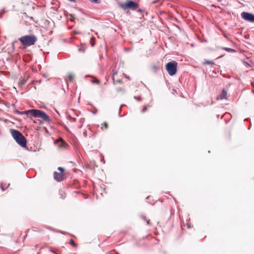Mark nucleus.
I'll use <instances>...</instances> for the list:
<instances>
[{
	"label": "nucleus",
	"mask_w": 254,
	"mask_h": 254,
	"mask_svg": "<svg viewBox=\"0 0 254 254\" xmlns=\"http://www.w3.org/2000/svg\"><path fill=\"white\" fill-rule=\"evenodd\" d=\"M16 113L19 115H26L27 117L30 118L32 117L39 118L45 121L50 120L49 117L44 112L39 110L32 109L25 111L16 110Z\"/></svg>",
	"instance_id": "nucleus-1"
},
{
	"label": "nucleus",
	"mask_w": 254,
	"mask_h": 254,
	"mask_svg": "<svg viewBox=\"0 0 254 254\" xmlns=\"http://www.w3.org/2000/svg\"><path fill=\"white\" fill-rule=\"evenodd\" d=\"M118 5L123 9L141 11L139 8L138 3L130 0H127L125 2H119Z\"/></svg>",
	"instance_id": "nucleus-2"
},
{
	"label": "nucleus",
	"mask_w": 254,
	"mask_h": 254,
	"mask_svg": "<svg viewBox=\"0 0 254 254\" xmlns=\"http://www.w3.org/2000/svg\"><path fill=\"white\" fill-rule=\"evenodd\" d=\"M10 132L12 137L19 145L23 147L26 146V138L20 132L14 129H11Z\"/></svg>",
	"instance_id": "nucleus-3"
},
{
	"label": "nucleus",
	"mask_w": 254,
	"mask_h": 254,
	"mask_svg": "<svg viewBox=\"0 0 254 254\" xmlns=\"http://www.w3.org/2000/svg\"><path fill=\"white\" fill-rule=\"evenodd\" d=\"M19 40L23 45L27 46L34 44L37 40L36 37L29 35L21 37Z\"/></svg>",
	"instance_id": "nucleus-4"
},
{
	"label": "nucleus",
	"mask_w": 254,
	"mask_h": 254,
	"mask_svg": "<svg viewBox=\"0 0 254 254\" xmlns=\"http://www.w3.org/2000/svg\"><path fill=\"white\" fill-rule=\"evenodd\" d=\"M178 64L175 61H172L166 64V69L170 76L174 75L177 71Z\"/></svg>",
	"instance_id": "nucleus-5"
},
{
	"label": "nucleus",
	"mask_w": 254,
	"mask_h": 254,
	"mask_svg": "<svg viewBox=\"0 0 254 254\" xmlns=\"http://www.w3.org/2000/svg\"><path fill=\"white\" fill-rule=\"evenodd\" d=\"M54 177L56 180L58 181V182H60L63 180V175L62 174V173H58L57 172H55L54 173Z\"/></svg>",
	"instance_id": "nucleus-6"
},
{
	"label": "nucleus",
	"mask_w": 254,
	"mask_h": 254,
	"mask_svg": "<svg viewBox=\"0 0 254 254\" xmlns=\"http://www.w3.org/2000/svg\"><path fill=\"white\" fill-rule=\"evenodd\" d=\"M227 92L225 90L223 89L222 91L221 94L217 97V99L222 100L225 99L227 96Z\"/></svg>",
	"instance_id": "nucleus-7"
},
{
	"label": "nucleus",
	"mask_w": 254,
	"mask_h": 254,
	"mask_svg": "<svg viewBox=\"0 0 254 254\" xmlns=\"http://www.w3.org/2000/svg\"><path fill=\"white\" fill-rule=\"evenodd\" d=\"M27 78L26 76L23 78H21L19 80V85L20 87H22L26 82Z\"/></svg>",
	"instance_id": "nucleus-8"
},
{
	"label": "nucleus",
	"mask_w": 254,
	"mask_h": 254,
	"mask_svg": "<svg viewBox=\"0 0 254 254\" xmlns=\"http://www.w3.org/2000/svg\"><path fill=\"white\" fill-rule=\"evenodd\" d=\"M245 20L254 23V17H242Z\"/></svg>",
	"instance_id": "nucleus-9"
},
{
	"label": "nucleus",
	"mask_w": 254,
	"mask_h": 254,
	"mask_svg": "<svg viewBox=\"0 0 254 254\" xmlns=\"http://www.w3.org/2000/svg\"><path fill=\"white\" fill-rule=\"evenodd\" d=\"M73 75L71 73H69L67 77V80H68L69 81H72L73 79Z\"/></svg>",
	"instance_id": "nucleus-10"
},
{
	"label": "nucleus",
	"mask_w": 254,
	"mask_h": 254,
	"mask_svg": "<svg viewBox=\"0 0 254 254\" xmlns=\"http://www.w3.org/2000/svg\"><path fill=\"white\" fill-rule=\"evenodd\" d=\"M241 16H254V15L251 13H248V12H243L241 13Z\"/></svg>",
	"instance_id": "nucleus-11"
},
{
	"label": "nucleus",
	"mask_w": 254,
	"mask_h": 254,
	"mask_svg": "<svg viewBox=\"0 0 254 254\" xmlns=\"http://www.w3.org/2000/svg\"><path fill=\"white\" fill-rule=\"evenodd\" d=\"M223 49L228 52H235V50L230 48H224Z\"/></svg>",
	"instance_id": "nucleus-12"
},
{
	"label": "nucleus",
	"mask_w": 254,
	"mask_h": 254,
	"mask_svg": "<svg viewBox=\"0 0 254 254\" xmlns=\"http://www.w3.org/2000/svg\"><path fill=\"white\" fill-rule=\"evenodd\" d=\"M117 74V71L115 70H113V76L112 78L113 80V81L115 82V76Z\"/></svg>",
	"instance_id": "nucleus-13"
},
{
	"label": "nucleus",
	"mask_w": 254,
	"mask_h": 254,
	"mask_svg": "<svg viewBox=\"0 0 254 254\" xmlns=\"http://www.w3.org/2000/svg\"><path fill=\"white\" fill-rule=\"evenodd\" d=\"M92 83H96L97 84H100V81L99 80H98L97 79H95L94 80H91V81Z\"/></svg>",
	"instance_id": "nucleus-14"
},
{
	"label": "nucleus",
	"mask_w": 254,
	"mask_h": 254,
	"mask_svg": "<svg viewBox=\"0 0 254 254\" xmlns=\"http://www.w3.org/2000/svg\"><path fill=\"white\" fill-rule=\"evenodd\" d=\"M204 64H213L214 63L212 61H207L204 62Z\"/></svg>",
	"instance_id": "nucleus-15"
},
{
	"label": "nucleus",
	"mask_w": 254,
	"mask_h": 254,
	"mask_svg": "<svg viewBox=\"0 0 254 254\" xmlns=\"http://www.w3.org/2000/svg\"><path fill=\"white\" fill-rule=\"evenodd\" d=\"M69 244L70 245H72L73 246H75V244H74V242L72 239H71L69 241Z\"/></svg>",
	"instance_id": "nucleus-16"
},
{
	"label": "nucleus",
	"mask_w": 254,
	"mask_h": 254,
	"mask_svg": "<svg viewBox=\"0 0 254 254\" xmlns=\"http://www.w3.org/2000/svg\"><path fill=\"white\" fill-rule=\"evenodd\" d=\"M58 170L60 171V173H62V174H63L64 171V169L62 167H59Z\"/></svg>",
	"instance_id": "nucleus-17"
},
{
	"label": "nucleus",
	"mask_w": 254,
	"mask_h": 254,
	"mask_svg": "<svg viewBox=\"0 0 254 254\" xmlns=\"http://www.w3.org/2000/svg\"><path fill=\"white\" fill-rule=\"evenodd\" d=\"M102 125L103 126H104V127H105L106 128H107L108 127V125H107V124L106 123H105H105H104L103 124H102Z\"/></svg>",
	"instance_id": "nucleus-18"
},
{
	"label": "nucleus",
	"mask_w": 254,
	"mask_h": 254,
	"mask_svg": "<svg viewBox=\"0 0 254 254\" xmlns=\"http://www.w3.org/2000/svg\"><path fill=\"white\" fill-rule=\"evenodd\" d=\"M147 109V107H145L141 111L142 113H144Z\"/></svg>",
	"instance_id": "nucleus-19"
},
{
	"label": "nucleus",
	"mask_w": 254,
	"mask_h": 254,
	"mask_svg": "<svg viewBox=\"0 0 254 254\" xmlns=\"http://www.w3.org/2000/svg\"><path fill=\"white\" fill-rule=\"evenodd\" d=\"M121 82V80H117L116 81L115 80V82L114 81V83H120Z\"/></svg>",
	"instance_id": "nucleus-20"
},
{
	"label": "nucleus",
	"mask_w": 254,
	"mask_h": 254,
	"mask_svg": "<svg viewBox=\"0 0 254 254\" xmlns=\"http://www.w3.org/2000/svg\"><path fill=\"white\" fill-rule=\"evenodd\" d=\"M134 98L135 99H137L138 101H140L141 100V98L140 97H136V96H134Z\"/></svg>",
	"instance_id": "nucleus-21"
},
{
	"label": "nucleus",
	"mask_w": 254,
	"mask_h": 254,
	"mask_svg": "<svg viewBox=\"0 0 254 254\" xmlns=\"http://www.w3.org/2000/svg\"><path fill=\"white\" fill-rule=\"evenodd\" d=\"M90 1H91V2H98V1L99 0H89Z\"/></svg>",
	"instance_id": "nucleus-22"
},
{
	"label": "nucleus",
	"mask_w": 254,
	"mask_h": 254,
	"mask_svg": "<svg viewBox=\"0 0 254 254\" xmlns=\"http://www.w3.org/2000/svg\"><path fill=\"white\" fill-rule=\"evenodd\" d=\"M78 50H79V51L84 52V49L83 48H82V47H81V48H79Z\"/></svg>",
	"instance_id": "nucleus-23"
},
{
	"label": "nucleus",
	"mask_w": 254,
	"mask_h": 254,
	"mask_svg": "<svg viewBox=\"0 0 254 254\" xmlns=\"http://www.w3.org/2000/svg\"><path fill=\"white\" fill-rule=\"evenodd\" d=\"M70 120H72V121H74V122L76 121V119L74 118H71V117L70 118Z\"/></svg>",
	"instance_id": "nucleus-24"
},
{
	"label": "nucleus",
	"mask_w": 254,
	"mask_h": 254,
	"mask_svg": "<svg viewBox=\"0 0 254 254\" xmlns=\"http://www.w3.org/2000/svg\"><path fill=\"white\" fill-rule=\"evenodd\" d=\"M74 17H71L70 18V20H71V21H73V20H74Z\"/></svg>",
	"instance_id": "nucleus-25"
},
{
	"label": "nucleus",
	"mask_w": 254,
	"mask_h": 254,
	"mask_svg": "<svg viewBox=\"0 0 254 254\" xmlns=\"http://www.w3.org/2000/svg\"><path fill=\"white\" fill-rule=\"evenodd\" d=\"M124 106V105H121V106H120V112L121 111V108L122 107Z\"/></svg>",
	"instance_id": "nucleus-26"
},
{
	"label": "nucleus",
	"mask_w": 254,
	"mask_h": 254,
	"mask_svg": "<svg viewBox=\"0 0 254 254\" xmlns=\"http://www.w3.org/2000/svg\"><path fill=\"white\" fill-rule=\"evenodd\" d=\"M1 189L3 190L4 189H3V185L2 184H1Z\"/></svg>",
	"instance_id": "nucleus-27"
},
{
	"label": "nucleus",
	"mask_w": 254,
	"mask_h": 254,
	"mask_svg": "<svg viewBox=\"0 0 254 254\" xmlns=\"http://www.w3.org/2000/svg\"><path fill=\"white\" fill-rule=\"evenodd\" d=\"M62 141V143L64 144V145H66V143L64 142V141L61 139Z\"/></svg>",
	"instance_id": "nucleus-28"
},
{
	"label": "nucleus",
	"mask_w": 254,
	"mask_h": 254,
	"mask_svg": "<svg viewBox=\"0 0 254 254\" xmlns=\"http://www.w3.org/2000/svg\"><path fill=\"white\" fill-rule=\"evenodd\" d=\"M30 18V19H33V17L32 16H31V17H29Z\"/></svg>",
	"instance_id": "nucleus-29"
},
{
	"label": "nucleus",
	"mask_w": 254,
	"mask_h": 254,
	"mask_svg": "<svg viewBox=\"0 0 254 254\" xmlns=\"http://www.w3.org/2000/svg\"><path fill=\"white\" fill-rule=\"evenodd\" d=\"M61 233H62V234H65V232H61Z\"/></svg>",
	"instance_id": "nucleus-30"
},
{
	"label": "nucleus",
	"mask_w": 254,
	"mask_h": 254,
	"mask_svg": "<svg viewBox=\"0 0 254 254\" xmlns=\"http://www.w3.org/2000/svg\"><path fill=\"white\" fill-rule=\"evenodd\" d=\"M91 46H92V47L94 46V44L91 43Z\"/></svg>",
	"instance_id": "nucleus-31"
},
{
	"label": "nucleus",
	"mask_w": 254,
	"mask_h": 254,
	"mask_svg": "<svg viewBox=\"0 0 254 254\" xmlns=\"http://www.w3.org/2000/svg\"><path fill=\"white\" fill-rule=\"evenodd\" d=\"M3 13V12H0V14H2Z\"/></svg>",
	"instance_id": "nucleus-32"
},
{
	"label": "nucleus",
	"mask_w": 254,
	"mask_h": 254,
	"mask_svg": "<svg viewBox=\"0 0 254 254\" xmlns=\"http://www.w3.org/2000/svg\"><path fill=\"white\" fill-rule=\"evenodd\" d=\"M119 116H121V115H120V112H119Z\"/></svg>",
	"instance_id": "nucleus-33"
},
{
	"label": "nucleus",
	"mask_w": 254,
	"mask_h": 254,
	"mask_svg": "<svg viewBox=\"0 0 254 254\" xmlns=\"http://www.w3.org/2000/svg\"><path fill=\"white\" fill-rule=\"evenodd\" d=\"M86 131H85L84 132V134H86Z\"/></svg>",
	"instance_id": "nucleus-34"
}]
</instances>
